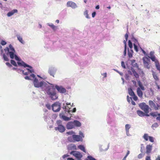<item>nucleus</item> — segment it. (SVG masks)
<instances>
[{
	"label": "nucleus",
	"instance_id": "nucleus-1",
	"mask_svg": "<svg viewBox=\"0 0 160 160\" xmlns=\"http://www.w3.org/2000/svg\"><path fill=\"white\" fill-rule=\"evenodd\" d=\"M48 84L51 86L48 85L47 88L44 89V91L51 99L52 100H55L58 99V95L55 89L53 88L54 84L48 82Z\"/></svg>",
	"mask_w": 160,
	"mask_h": 160
},
{
	"label": "nucleus",
	"instance_id": "nucleus-2",
	"mask_svg": "<svg viewBox=\"0 0 160 160\" xmlns=\"http://www.w3.org/2000/svg\"><path fill=\"white\" fill-rule=\"evenodd\" d=\"M6 54L9 55L11 59L15 58V59L18 61V62H21L22 61L16 54V51L11 44L9 45L8 47H6L4 49Z\"/></svg>",
	"mask_w": 160,
	"mask_h": 160
},
{
	"label": "nucleus",
	"instance_id": "nucleus-3",
	"mask_svg": "<svg viewBox=\"0 0 160 160\" xmlns=\"http://www.w3.org/2000/svg\"><path fill=\"white\" fill-rule=\"evenodd\" d=\"M30 76L33 79V84L34 87L37 88H40L42 91H44V89L46 88L48 85V83L44 81H39L38 79L35 77V75L34 74H32Z\"/></svg>",
	"mask_w": 160,
	"mask_h": 160
},
{
	"label": "nucleus",
	"instance_id": "nucleus-4",
	"mask_svg": "<svg viewBox=\"0 0 160 160\" xmlns=\"http://www.w3.org/2000/svg\"><path fill=\"white\" fill-rule=\"evenodd\" d=\"M17 63L19 66H23L24 68H27L26 69L28 71V72L31 73L34 72V70L32 69V67L31 66L27 64L23 61H21V62H18Z\"/></svg>",
	"mask_w": 160,
	"mask_h": 160
},
{
	"label": "nucleus",
	"instance_id": "nucleus-5",
	"mask_svg": "<svg viewBox=\"0 0 160 160\" xmlns=\"http://www.w3.org/2000/svg\"><path fill=\"white\" fill-rule=\"evenodd\" d=\"M56 123L58 126L55 127V129L56 130H58L60 132H64L65 129L64 126L62 124V122L60 120H58L57 121Z\"/></svg>",
	"mask_w": 160,
	"mask_h": 160
},
{
	"label": "nucleus",
	"instance_id": "nucleus-6",
	"mask_svg": "<svg viewBox=\"0 0 160 160\" xmlns=\"http://www.w3.org/2000/svg\"><path fill=\"white\" fill-rule=\"evenodd\" d=\"M70 154L74 156L78 160H81L82 155L79 152L77 151H72L70 152Z\"/></svg>",
	"mask_w": 160,
	"mask_h": 160
},
{
	"label": "nucleus",
	"instance_id": "nucleus-7",
	"mask_svg": "<svg viewBox=\"0 0 160 160\" xmlns=\"http://www.w3.org/2000/svg\"><path fill=\"white\" fill-rule=\"evenodd\" d=\"M52 107L53 112H58L61 109V103L58 102H56L52 104Z\"/></svg>",
	"mask_w": 160,
	"mask_h": 160
},
{
	"label": "nucleus",
	"instance_id": "nucleus-8",
	"mask_svg": "<svg viewBox=\"0 0 160 160\" xmlns=\"http://www.w3.org/2000/svg\"><path fill=\"white\" fill-rule=\"evenodd\" d=\"M54 87L57 90L58 92L61 94H64L66 92V89L62 86H58L57 85H54Z\"/></svg>",
	"mask_w": 160,
	"mask_h": 160
},
{
	"label": "nucleus",
	"instance_id": "nucleus-9",
	"mask_svg": "<svg viewBox=\"0 0 160 160\" xmlns=\"http://www.w3.org/2000/svg\"><path fill=\"white\" fill-rule=\"evenodd\" d=\"M139 107L145 113H148L149 112V106L148 105H146L145 103H140L139 104Z\"/></svg>",
	"mask_w": 160,
	"mask_h": 160
},
{
	"label": "nucleus",
	"instance_id": "nucleus-10",
	"mask_svg": "<svg viewBox=\"0 0 160 160\" xmlns=\"http://www.w3.org/2000/svg\"><path fill=\"white\" fill-rule=\"evenodd\" d=\"M57 69V68L53 66H51L49 67L48 72L51 76L54 77V75L55 74Z\"/></svg>",
	"mask_w": 160,
	"mask_h": 160
},
{
	"label": "nucleus",
	"instance_id": "nucleus-11",
	"mask_svg": "<svg viewBox=\"0 0 160 160\" xmlns=\"http://www.w3.org/2000/svg\"><path fill=\"white\" fill-rule=\"evenodd\" d=\"M64 112H65V113L67 112V114L68 113L70 115V116H71L72 115L71 113V112H75L76 110V108H73L72 109H71L70 108H69L68 106H65L64 107H62Z\"/></svg>",
	"mask_w": 160,
	"mask_h": 160
},
{
	"label": "nucleus",
	"instance_id": "nucleus-12",
	"mask_svg": "<svg viewBox=\"0 0 160 160\" xmlns=\"http://www.w3.org/2000/svg\"><path fill=\"white\" fill-rule=\"evenodd\" d=\"M142 60L144 67L149 69L150 68V66L149 64V62L150 61V60L147 57H144L143 58Z\"/></svg>",
	"mask_w": 160,
	"mask_h": 160
},
{
	"label": "nucleus",
	"instance_id": "nucleus-13",
	"mask_svg": "<svg viewBox=\"0 0 160 160\" xmlns=\"http://www.w3.org/2000/svg\"><path fill=\"white\" fill-rule=\"evenodd\" d=\"M149 105L151 108H154L155 110L159 109L160 105L158 104H155L152 101L150 100L149 101Z\"/></svg>",
	"mask_w": 160,
	"mask_h": 160
},
{
	"label": "nucleus",
	"instance_id": "nucleus-14",
	"mask_svg": "<svg viewBox=\"0 0 160 160\" xmlns=\"http://www.w3.org/2000/svg\"><path fill=\"white\" fill-rule=\"evenodd\" d=\"M61 112L59 114V116L60 118H62L63 120L65 121H68L70 120L71 119V117L70 116V117H68L65 116L66 114H67L66 112Z\"/></svg>",
	"mask_w": 160,
	"mask_h": 160
},
{
	"label": "nucleus",
	"instance_id": "nucleus-15",
	"mask_svg": "<svg viewBox=\"0 0 160 160\" xmlns=\"http://www.w3.org/2000/svg\"><path fill=\"white\" fill-rule=\"evenodd\" d=\"M67 7H70L72 8L75 9L78 7L77 4L74 2L72 1H68L67 3Z\"/></svg>",
	"mask_w": 160,
	"mask_h": 160
},
{
	"label": "nucleus",
	"instance_id": "nucleus-16",
	"mask_svg": "<svg viewBox=\"0 0 160 160\" xmlns=\"http://www.w3.org/2000/svg\"><path fill=\"white\" fill-rule=\"evenodd\" d=\"M67 149L68 150H76L77 149L76 146L74 144H70L67 146Z\"/></svg>",
	"mask_w": 160,
	"mask_h": 160
},
{
	"label": "nucleus",
	"instance_id": "nucleus-17",
	"mask_svg": "<svg viewBox=\"0 0 160 160\" xmlns=\"http://www.w3.org/2000/svg\"><path fill=\"white\" fill-rule=\"evenodd\" d=\"M152 148V145L148 144L146 146V153L147 154H149L151 152Z\"/></svg>",
	"mask_w": 160,
	"mask_h": 160
},
{
	"label": "nucleus",
	"instance_id": "nucleus-18",
	"mask_svg": "<svg viewBox=\"0 0 160 160\" xmlns=\"http://www.w3.org/2000/svg\"><path fill=\"white\" fill-rule=\"evenodd\" d=\"M66 127L68 129H72L74 128L73 121L68 122L67 124Z\"/></svg>",
	"mask_w": 160,
	"mask_h": 160
},
{
	"label": "nucleus",
	"instance_id": "nucleus-19",
	"mask_svg": "<svg viewBox=\"0 0 160 160\" xmlns=\"http://www.w3.org/2000/svg\"><path fill=\"white\" fill-rule=\"evenodd\" d=\"M73 136L75 142H82L83 141V139L82 138L80 137V136L78 135L73 134Z\"/></svg>",
	"mask_w": 160,
	"mask_h": 160
},
{
	"label": "nucleus",
	"instance_id": "nucleus-20",
	"mask_svg": "<svg viewBox=\"0 0 160 160\" xmlns=\"http://www.w3.org/2000/svg\"><path fill=\"white\" fill-rule=\"evenodd\" d=\"M47 25L49 26L54 31H56L58 28L57 26L54 25L53 23H47Z\"/></svg>",
	"mask_w": 160,
	"mask_h": 160
},
{
	"label": "nucleus",
	"instance_id": "nucleus-21",
	"mask_svg": "<svg viewBox=\"0 0 160 160\" xmlns=\"http://www.w3.org/2000/svg\"><path fill=\"white\" fill-rule=\"evenodd\" d=\"M18 12L17 9H13L11 11L9 12L7 14V16L8 17H10L13 15L14 13H16Z\"/></svg>",
	"mask_w": 160,
	"mask_h": 160
},
{
	"label": "nucleus",
	"instance_id": "nucleus-22",
	"mask_svg": "<svg viewBox=\"0 0 160 160\" xmlns=\"http://www.w3.org/2000/svg\"><path fill=\"white\" fill-rule=\"evenodd\" d=\"M142 90L141 89L139 88H137V95L140 98H142L143 96V92L142 91Z\"/></svg>",
	"mask_w": 160,
	"mask_h": 160
},
{
	"label": "nucleus",
	"instance_id": "nucleus-23",
	"mask_svg": "<svg viewBox=\"0 0 160 160\" xmlns=\"http://www.w3.org/2000/svg\"><path fill=\"white\" fill-rule=\"evenodd\" d=\"M127 41L125 40H124L123 41V42L124 44V50L123 52V57H124L127 54V43L126 42Z\"/></svg>",
	"mask_w": 160,
	"mask_h": 160
},
{
	"label": "nucleus",
	"instance_id": "nucleus-24",
	"mask_svg": "<svg viewBox=\"0 0 160 160\" xmlns=\"http://www.w3.org/2000/svg\"><path fill=\"white\" fill-rule=\"evenodd\" d=\"M74 126L75 127H79L81 125V123L79 121L77 120H74L73 121Z\"/></svg>",
	"mask_w": 160,
	"mask_h": 160
},
{
	"label": "nucleus",
	"instance_id": "nucleus-25",
	"mask_svg": "<svg viewBox=\"0 0 160 160\" xmlns=\"http://www.w3.org/2000/svg\"><path fill=\"white\" fill-rule=\"evenodd\" d=\"M17 37L18 40L22 44H24L25 42L23 40L22 37L21 36L19 35H17Z\"/></svg>",
	"mask_w": 160,
	"mask_h": 160
},
{
	"label": "nucleus",
	"instance_id": "nucleus-26",
	"mask_svg": "<svg viewBox=\"0 0 160 160\" xmlns=\"http://www.w3.org/2000/svg\"><path fill=\"white\" fill-rule=\"evenodd\" d=\"M138 84L139 86V87H138V88H139L140 89H141L142 91H144L145 90V88L143 86L142 83V82H140V81H138Z\"/></svg>",
	"mask_w": 160,
	"mask_h": 160
},
{
	"label": "nucleus",
	"instance_id": "nucleus-27",
	"mask_svg": "<svg viewBox=\"0 0 160 160\" xmlns=\"http://www.w3.org/2000/svg\"><path fill=\"white\" fill-rule=\"evenodd\" d=\"M131 64L132 66L134 68H138V64L136 63H135V60H131Z\"/></svg>",
	"mask_w": 160,
	"mask_h": 160
},
{
	"label": "nucleus",
	"instance_id": "nucleus-28",
	"mask_svg": "<svg viewBox=\"0 0 160 160\" xmlns=\"http://www.w3.org/2000/svg\"><path fill=\"white\" fill-rule=\"evenodd\" d=\"M137 114L140 117H143L145 116V113L142 111L138 110L137 111Z\"/></svg>",
	"mask_w": 160,
	"mask_h": 160
},
{
	"label": "nucleus",
	"instance_id": "nucleus-29",
	"mask_svg": "<svg viewBox=\"0 0 160 160\" xmlns=\"http://www.w3.org/2000/svg\"><path fill=\"white\" fill-rule=\"evenodd\" d=\"M78 148L81 151H83L84 152H86V150H85V147L83 145H78Z\"/></svg>",
	"mask_w": 160,
	"mask_h": 160
},
{
	"label": "nucleus",
	"instance_id": "nucleus-30",
	"mask_svg": "<svg viewBox=\"0 0 160 160\" xmlns=\"http://www.w3.org/2000/svg\"><path fill=\"white\" fill-rule=\"evenodd\" d=\"M128 92L129 94L131 96H132L135 94L134 92L131 88H129L128 89Z\"/></svg>",
	"mask_w": 160,
	"mask_h": 160
},
{
	"label": "nucleus",
	"instance_id": "nucleus-31",
	"mask_svg": "<svg viewBox=\"0 0 160 160\" xmlns=\"http://www.w3.org/2000/svg\"><path fill=\"white\" fill-rule=\"evenodd\" d=\"M150 136H148V134L145 133L142 137L146 141H148Z\"/></svg>",
	"mask_w": 160,
	"mask_h": 160
},
{
	"label": "nucleus",
	"instance_id": "nucleus-32",
	"mask_svg": "<svg viewBox=\"0 0 160 160\" xmlns=\"http://www.w3.org/2000/svg\"><path fill=\"white\" fill-rule=\"evenodd\" d=\"M149 58L151 59L152 61L154 62H155V63H156L158 62V60L156 58L155 56L151 57V58H149Z\"/></svg>",
	"mask_w": 160,
	"mask_h": 160
},
{
	"label": "nucleus",
	"instance_id": "nucleus-33",
	"mask_svg": "<svg viewBox=\"0 0 160 160\" xmlns=\"http://www.w3.org/2000/svg\"><path fill=\"white\" fill-rule=\"evenodd\" d=\"M85 160H97L94 158H93L92 156L89 155L88 156L87 158L85 159Z\"/></svg>",
	"mask_w": 160,
	"mask_h": 160
},
{
	"label": "nucleus",
	"instance_id": "nucleus-34",
	"mask_svg": "<svg viewBox=\"0 0 160 160\" xmlns=\"http://www.w3.org/2000/svg\"><path fill=\"white\" fill-rule=\"evenodd\" d=\"M68 140L70 142H74V140L73 138V135L72 136L69 137L68 138Z\"/></svg>",
	"mask_w": 160,
	"mask_h": 160
},
{
	"label": "nucleus",
	"instance_id": "nucleus-35",
	"mask_svg": "<svg viewBox=\"0 0 160 160\" xmlns=\"http://www.w3.org/2000/svg\"><path fill=\"white\" fill-rule=\"evenodd\" d=\"M132 41L133 42V44H138V40L133 37H132Z\"/></svg>",
	"mask_w": 160,
	"mask_h": 160
},
{
	"label": "nucleus",
	"instance_id": "nucleus-36",
	"mask_svg": "<svg viewBox=\"0 0 160 160\" xmlns=\"http://www.w3.org/2000/svg\"><path fill=\"white\" fill-rule=\"evenodd\" d=\"M150 115L153 117H158L159 113L157 112H152L150 113Z\"/></svg>",
	"mask_w": 160,
	"mask_h": 160
},
{
	"label": "nucleus",
	"instance_id": "nucleus-37",
	"mask_svg": "<svg viewBox=\"0 0 160 160\" xmlns=\"http://www.w3.org/2000/svg\"><path fill=\"white\" fill-rule=\"evenodd\" d=\"M154 53H155L154 52L151 51L149 54V55L148 54V56H147L148 57H148L149 58H150L151 57H152L155 56L154 55Z\"/></svg>",
	"mask_w": 160,
	"mask_h": 160
},
{
	"label": "nucleus",
	"instance_id": "nucleus-38",
	"mask_svg": "<svg viewBox=\"0 0 160 160\" xmlns=\"http://www.w3.org/2000/svg\"><path fill=\"white\" fill-rule=\"evenodd\" d=\"M155 64L157 69L160 72V65L159 62L155 63Z\"/></svg>",
	"mask_w": 160,
	"mask_h": 160
},
{
	"label": "nucleus",
	"instance_id": "nucleus-39",
	"mask_svg": "<svg viewBox=\"0 0 160 160\" xmlns=\"http://www.w3.org/2000/svg\"><path fill=\"white\" fill-rule=\"evenodd\" d=\"M132 71L133 75L135 77L137 78H138L139 77V75L134 70H133Z\"/></svg>",
	"mask_w": 160,
	"mask_h": 160
},
{
	"label": "nucleus",
	"instance_id": "nucleus-40",
	"mask_svg": "<svg viewBox=\"0 0 160 160\" xmlns=\"http://www.w3.org/2000/svg\"><path fill=\"white\" fill-rule=\"evenodd\" d=\"M69 156V155L67 154H64L60 158V160H65L66 158Z\"/></svg>",
	"mask_w": 160,
	"mask_h": 160
},
{
	"label": "nucleus",
	"instance_id": "nucleus-41",
	"mask_svg": "<svg viewBox=\"0 0 160 160\" xmlns=\"http://www.w3.org/2000/svg\"><path fill=\"white\" fill-rule=\"evenodd\" d=\"M84 15L85 16V17L87 18H89L90 17H89L88 14V11L86 10L84 12Z\"/></svg>",
	"mask_w": 160,
	"mask_h": 160
},
{
	"label": "nucleus",
	"instance_id": "nucleus-42",
	"mask_svg": "<svg viewBox=\"0 0 160 160\" xmlns=\"http://www.w3.org/2000/svg\"><path fill=\"white\" fill-rule=\"evenodd\" d=\"M128 45L130 49H132L133 47L132 43L130 40H129L128 41Z\"/></svg>",
	"mask_w": 160,
	"mask_h": 160
},
{
	"label": "nucleus",
	"instance_id": "nucleus-43",
	"mask_svg": "<svg viewBox=\"0 0 160 160\" xmlns=\"http://www.w3.org/2000/svg\"><path fill=\"white\" fill-rule=\"evenodd\" d=\"M131 128V126L128 124H126L125 126V130L126 131H129V129Z\"/></svg>",
	"mask_w": 160,
	"mask_h": 160
},
{
	"label": "nucleus",
	"instance_id": "nucleus-44",
	"mask_svg": "<svg viewBox=\"0 0 160 160\" xmlns=\"http://www.w3.org/2000/svg\"><path fill=\"white\" fill-rule=\"evenodd\" d=\"M3 58L4 59V60L6 61H9V59L7 57L5 54L4 53L2 55Z\"/></svg>",
	"mask_w": 160,
	"mask_h": 160
},
{
	"label": "nucleus",
	"instance_id": "nucleus-45",
	"mask_svg": "<svg viewBox=\"0 0 160 160\" xmlns=\"http://www.w3.org/2000/svg\"><path fill=\"white\" fill-rule=\"evenodd\" d=\"M79 135H78L80 136V137H81L83 139V138H84V137H85L84 135V133L82 131H79Z\"/></svg>",
	"mask_w": 160,
	"mask_h": 160
},
{
	"label": "nucleus",
	"instance_id": "nucleus-46",
	"mask_svg": "<svg viewBox=\"0 0 160 160\" xmlns=\"http://www.w3.org/2000/svg\"><path fill=\"white\" fill-rule=\"evenodd\" d=\"M158 126V123L157 122H155L154 123L152 126L151 127L152 128H156Z\"/></svg>",
	"mask_w": 160,
	"mask_h": 160
},
{
	"label": "nucleus",
	"instance_id": "nucleus-47",
	"mask_svg": "<svg viewBox=\"0 0 160 160\" xmlns=\"http://www.w3.org/2000/svg\"><path fill=\"white\" fill-rule=\"evenodd\" d=\"M144 147L143 144H141L140 151L142 153H143L144 152Z\"/></svg>",
	"mask_w": 160,
	"mask_h": 160
},
{
	"label": "nucleus",
	"instance_id": "nucleus-48",
	"mask_svg": "<svg viewBox=\"0 0 160 160\" xmlns=\"http://www.w3.org/2000/svg\"><path fill=\"white\" fill-rule=\"evenodd\" d=\"M11 63L12 65L15 67H17V65L16 62L13 60H11Z\"/></svg>",
	"mask_w": 160,
	"mask_h": 160
},
{
	"label": "nucleus",
	"instance_id": "nucleus-49",
	"mask_svg": "<svg viewBox=\"0 0 160 160\" xmlns=\"http://www.w3.org/2000/svg\"><path fill=\"white\" fill-rule=\"evenodd\" d=\"M134 45V50L137 52H138V47L137 45V44H133Z\"/></svg>",
	"mask_w": 160,
	"mask_h": 160
},
{
	"label": "nucleus",
	"instance_id": "nucleus-50",
	"mask_svg": "<svg viewBox=\"0 0 160 160\" xmlns=\"http://www.w3.org/2000/svg\"><path fill=\"white\" fill-rule=\"evenodd\" d=\"M133 53L130 52H129V51H128V56L129 58H131L132 57L133 55Z\"/></svg>",
	"mask_w": 160,
	"mask_h": 160
},
{
	"label": "nucleus",
	"instance_id": "nucleus-51",
	"mask_svg": "<svg viewBox=\"0 0 160 160\" xmlns=\"http://www.w3.org/2000/svg\"><path fill=\"white\" fill-rule=\"evenodd\" d=\"M149 141L152 142H154V138L150 136L149 137Z\"/></svg>",
	"mask_w": 160,
	"mask_h": 160
},
{
	"label": "nucleus",
	"instance_id": "nucleus-52",
	"mask_svg": "<svg viewBox=\"0 0 160 160\" xmlns=\"http://www.w3.org/2000/svg\"><path fill=\"white\" fill-rule=\"evenodd\" d=\"M67 133L69 135H72L74 134L75 133L72 131H71L67 132Z\"/></svg>",
	"mask_w": 160,
	"mask_h": 160
},
{
	"label": "nucleus",
	"instance_id": "nucleus-53",
	"mask_svg": "<svg viewBox=\"0 0 160 160\" xmlns=\"http://www.w3.org/2000/svg\"><path fill=\"white\" fill-rule=\"evenodd\" d=\"M46 107L49 110H50L51 109V106L50 104L47 103L46 104Z\"/></svg>",
	"mask_w": 160,
	"mask_h": 160
},
{
	"label": "nucleus",
	"instance_id": "nucleus-54",
	"mask_svg": "<svg viewBox=\"0 0 160 160\" xmlns=\"http://www.w3.org/2000/svg\"><path fill=\"white\" fill-rule=\"evenodd\" d=\"M21 72L23 74L25 75H28V72H25L23 70H21Z\"/></svg>",
	"mask_w": 160,
	"mask_h": 160
},
{
	"label": "nucleus",
	"instance_id": "nucleus-55",
	"mask_svg": "<svg viewBox=\"0 0 160 160\" xmlns=\"http://www.w3.org/2000/svg\"><path fill=\"white\" fill-rule=\"evenodd\" d=\"M143 155L142 154L140 153V154H139L138 155V159H141L143 157Z\"/></svg>",
	"mask_w": 160,
	"mask_h": 160
},
{
	"label": "nucleus",
	"instance_id": "nucleus-56",
	"mask_svg": "<svg viewBox=\"0 0 160 160\" xmlns=\"http://www.w3.org/2000/svg\"><path fill=\"white\" fill-rule=\"evenodd\" d=\"M121 66L124 68H126L124 62L123 61L121 62Z\"/></svg>",
	"mask_w": 160,
	"mask_h": 160
},
{
	"label": "nucleus",
	"instance_id": "nucleus-57",
	"mask_svg": "<svg viewBox=\"0 0 160 160\" xmlns=\"http://www.w3.org/2000/svg\"><path fill=\"white\" fill-rule=\"evenodd\" d=\"M7 43L6 42L4 41V40H2L1 42V44L2 45L4 46Z\"/></svg>",
	"mask_w": 160,
	"mask_h": 160
},
{
	"label": "nucleus",
	"instance_id": "nucleus-58",
	"mask_svg": "<svg viewBox=\"0 0 160 160\" xmlns=\"http://www.w3.org/2000/svg\"><path fill=\"white\" fill-rule=\"evenodd\" d=\"M153 77L154 78L155 80H157L158 79V78L156 75L155 74H153Z\"/></svg>",
	"mask_w": 160,
	"mask_h": 160
},
{
	"label": "nucleus",
	"instance_id": "nucleus-59",
	"mask_svg": "<svg viewBox=\"0 0 160 160\" xmlns=\"http://www.w3.org/2000/svg\"><path fill=\"white\" fill-rule=\"evenodd\" d=\"M125 78L126 80H129V75L128 74H125Z\"/></svg>",
	"mask_w": 160,
	"mask_h": 160
},
{
	"label": "nucleus",
	"instance_id": "nucleus-60",
	"mask_svg": "<svg viewBox=\"0 0 160 160\" xmlns=\"http://www.w3.org/2000/svg\"><path fill=\"white\" fill-rule=\"evenodd\" d=\"M114 70L118 73L121 76H122L123 75V73L122 72H120L117 70L114 69Z\"/></svg>",
	"mask_w": 160,
	"mask_h": 160
},
{
	"label": "nucleus",
	"instance_id": "nucleus-61",
	"mask_svg": "<svg viewBox=\"0 0 160 160\" xmlns=\"http://www.w3.org/2000/svg\"><path fill=\"white\" fill-rule=\"evenodd\" d=\"M156 120L159 122L160 123V113L158 115V116L156 118Z\"/></svg>",
	"mask_w": 160,
	"mask_h": 160
},
{
	"label": "nucleus",
	"instance_id": "nucleus-62",
	"mask_svg": "<svg viewBox=\"0 0 160 160\" xmlns=\"http://www.w3.org/2000/svg\"><path fill=\"white\" fill-rule=\"evenodd\" d=\"M101 75L103 77V78H105L107 77V73L106 72L101 73Z\"/></svg>",
	"mask_w": 160,
	"mask_h": 160
},
{
	"label": "nucleus",
	"instance_id": "nucleus-63",
	"mask_svg": "<svg viewBox=\"0 0 160 160\" xmlns=\"http://www.w3.org/2000/svg\"><path fill=\"white\" fill-rule=\"evenodd\" d=\"M132 97H133V99L134 100H135V101H136L137 100L138 97L136 96L135 94H134V95Z\"/></svg>",
	"mask_w": 160,
	"mask_h": 160
},
{
	"label": "nucleus",
	"instance_id": "nucleus-64",
	"mask_svg": "<svg viewBox=\"0 0 160 160\" xmlns=\"http://www.w3.org/2000/svg\"><path fill=\"white\" fill-rule=\"evenodd\" d=\"M128 33H127L125 35V38L126 41L128 40Z\"/></svg>",
	"mask_w": 160,
	"mask_h": 160
}]
</instances>
